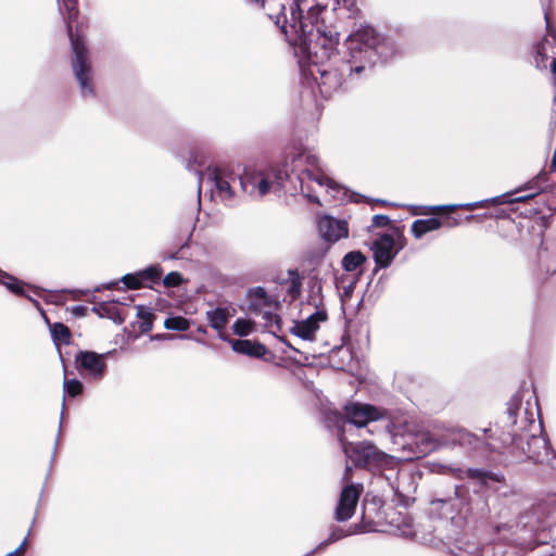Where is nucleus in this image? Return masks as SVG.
Segmentation results:
<instances>
[{"label":"nucleus","instance_id":"de8ad7c7","mask_svg":"<svg viewBox=\"0 0 556 556\" xmlns=\"http://www.w3.org/2000/svg\"><path fill=\"white\" fill-rule=\"evenodd\" d=\"M538 53L542 56V59H546V53L544 52V46L539 47Z\"/></svg>","mask_w":556,"mask_h":556},{"label":"nucleus","instance_id":"9b49d317","mask_svg":"<svg viewBox=\"0 0 556 556\" xmlns=\"http://www.w3.org/2000/svg\"><path fill=\"white\" fill-rule=\"evenodd\" d=\"M319 11L318 8L311 7L307 12V17L304 18L300 3L294 1L290 7V18H287V16L282 14L285 24L281 26V29L286 35H294V41L299 39L303 43H306V38L313 30V23Z\"/></svg>","mask_w":556,"mask_h":556},{"label":"nucleus","instance_id":"72a5a7b5","mask_svg":"<svg viewBox=\"0 0 556 556\" xmlns=\"http://www.w3.org/2000/svg\"><path fill=\"white\" fill-rule=\"evenodd\" d=\"M496 199H492V200H482V201H478V202H472V203H467V204H462V205H448V206H437L434 207V211H441V210H454L456 207H464V208H467V210H473V208H478V207H485L489 203H496Z\"/></svg>","mask_w":556,"mask_h":556},{"label":"nucleus","instance_id":"ddd939ff","mask_svg":"<svg viewBox=\"0 0 556 556\" xmlns=\"http://www.w3.org/2000/svg\"><path fill=\"white\" fill-rule=\"evenodd\" d=\"M442 471L451 473L454 478L464 480L470 479L476 480L480 486L491 489L494 484H503L506 481L505 476L500 471H492L485 468H472L468 467L464 469L459 465H442Z\"/></svg>","mask_w":556,"mask_h":556},{"label":"nucleus","instance_id":"1a4fd4ad","mask_svg":"<svg viewBox=\"0 0 556 556\" xmlns=\"http://www.w3.org/2000/svg\"><path fill=\"white\" fill-rule=\"evenodd\" d=\"M282 176L275 168H247L240 177L242 190L254 197L262 198L281 186Z\"/></svg>","mask_w":556,"mask_h":556},{"label":"nucleus","instance_id":"dca6fc26","mask_svg":"<svg viewBox=\"0 0 556 556\" xmlns=\"http://www.w3.org/2000/svg\"><path fill=\"white\" fill-rule=\"evenodd\" d=\"M362 492L363 485L358 483H351L342 489L334 509V519L338 522L348 521L353 517Z\"/></svg>","mask_w":556,"mask_h":556},{"label":"nucleus","instance_id":"864d4df0","mask_svg":"<svg viewBox=\"0 0 556 556\" xmlns=\"http://www.w3.org/2000/svg\"><path fill=\"white\" fill-rule=\"evenodd\" d=\"M314 555H315V551H308L307 553H305L302 556H314Z\"/></svg>","mask_w":556,"mask_h":556},{"label":"nucleus","instance_id":"37998d69","mask_svg":"<svg viewBox=\"0 0 556 556\" xmlns=\"http://www.w3.org/2000/svg\"><path fill=\"white\" fill-rule=\"evenodd\" d=\"M232 348H263V346L261 344L251 346L249 340H244V341L238 340L233 343Z\"/></svg>","mask_w":556,"mask_h":556},{"label":"nucleus","instance_id":"3c124183","mask_svg":"<svg viewBox=\"0 0 556 556\" xmlns=\"http://www.w3.org/2000/svg\"><path fill=\"white\" fill-rule=\"evenodd\" d=\"M85 309H86V308H85L84 306H76V307H74V309H73V311H74L75 313H80V312H83V311H85Z\"/></svg>","mask_w":556,"mask_h":556},{"label":"nucleus","instance_id":"7c9ffc66","mask_svg":"<svg viewBox=\"0 0 556 556\" xmlns=\"http://www.w3.org/2000/svg\"><path fill=\"white\" fill-rule=\"evenodd\" d=\"M164 327L168 330L187 331L190 328V321L181 316H169L164 320Z\"/></svg>","mask_w":556,"mask_h":556},{"label":"nucleus","instance_id":"2f4dec72","mask_svg":"<svg viewBox=\"0 0 556 556\" xmlns=\"http://www.w3.org/2000/svg\"><path fill=\"white\" fill-rule=\"evenodd\" d=\"M84 386L80 380L73 378V379H64L63 383V393L64 396L68 397H76L83 392Z\"/></svg>","mask_w":556,"mask_h":556},{"label":"nucleus","instance_id":"9d476101","mask_svg":"<svg viewBox=\"0 0 556 556\" xmlns=\"http://www.w3.org/2000/svg\"><path fill=\"white\" fill-rule=\"evenodd\" d=\"M401 441L395 440L394 443L401 446L404 460L420 459L442 448L441 435L434 437L429 431L403 434Z\"/></svg>","mask_w":556,"mask_h":556},{"label":"nucleus","instance_id":"79ce46f5","mask_svg":"<svg viewBox=\"0 0 556 556\" xmlns=\"http://www.w3.org/2000/svg\"><path fill=\"white\" fill-rule=\"evenodd\" d=\"M374 223L377 226H384L389 223V218L386 215H376L374 216Z\"/></svg>","mask_w":556,"mask_h":556},{"label":"nucleus","instance_id":"39448f33","mask_svg":"<svg viewBox=\"0 0 556 556\" xmlns=\"http://www.w3.org/2000/svg\"><path fill=\"white\" fill-rule=\"evenodd\" d=\"M351 452L356 467L370 471L377 480L384 481L390 488L396 481L400 470V458L390 455L370 441L351 443Z\"/></svg>","mask_w":556,"mask_h":556},{"label":"nucleus","instance_id":"2eb2a0df","mask_svg":"<svg viewBox=\"0 0 556 556\" xmlns=\"http://www.w3.org/2000/svg\"><path fill=\"white\" fill-rule=\"evenodd\" d=\"M117 350H106L104 353H96L92 350H79L75 355V367L79 371H86L96 379H102L106 372V361L114 357Z\"/></svg>","mask_w":556,"mask_h":556},{"label":"nucleus","instance_id":"5701e85b","mask_svg":"<svg viewBox=\"0 0 556 556\" xmlns=\"http://www.w3.org/2000/svg\"><path fill=\"white\" fill-rule=\"evenodd\" d=\"M349 47L352 50H363L364 48L371 49L378 42V37L374 28L364 27L352 34L349 39Z\"/></svg>","mask_w":556,"mask_h":556},{"label":"nucleus","instance_id":"f8f14e48","mask_svg":"<svg viewBox=\"0 0 556 556\" xmlns=\"http://www.w3.org/2000/svg\"><path fill=\"white\" fill-rule=\"evenodd\" d=\"M346 425L355 428H364L369 422L380 420L387 415V410L369 403L349 401L342 406Z\"/></svg>","mask_w":556,"mask_h":556},{"label":"nucleus","instance_id":"4468645a","mask_svg":"<svg viewBox=\"0 0 556 556\" xmlns=\"http://www.w3.org/2000/svg\"><path fill=\"white\" fill-rule=\"evenodd\" d=\"M383 506L382 497L372 491H368L363 498L361 521L353 523L352 532L367 533L372 531V527L386 518Z\"/></svg>","mask_w":556,"mask_h":556},{"label":"nucleus","instance_id":"a18cd8bd","mask_svg":"<svg viewBox=\"0 0 556 556\" xmlns=\"http://www.w3.org/2000/svg\"><path fill=\"white\" fill-rule=\"evenodd\" d=\"M26 544H27V536L24 538V540L22 541V543L14 549L17 554H20L21 552H23L26 547Z\"/></svg>","mask_w":556,"mask_h":556},{"label":"nucleus","instance_id":"473e14b6","mask_svg":"<svg viewBox=\"0 0 556 556\" xmlns=\"http://www.w3.org/2000/svg\"><path fill=\"white\" fill-rule=\"evenodd\" d=\"M353 531V525H351L348 529V531L343 530L341 527L334 526L331 528L330 533L328 535V541L333 544L338 542L341 539H344L346 536L353 535V534H361L362 532H352Z\"/></svg>","mask_w":556,"mask_h":556},{"label":"nucleus","instance_id":"0eeeda50","mask_svg":"<svg viewBox=\"0 0 556 556\" xmlns=\"http://www.w3.org/2000/svg\"><path fill=\"white\" fill-rule=\"evenodd\" d=\"M250 358L271 363L290 370L314 365L316 355H308L303 350H232Z\"/></svg>","mask_w":556,"mask_h":556},{"label":"nucleus","instance_id":"0e129e2a","mask_svg":"<svg viewBox=\"0 0 556 556\" xmlns=\"http://www.w3.org/2000/svg\"><path fill=\"white\" fill-rule=\"evenodd\" d=\"M42 494H43V489L40 491L39 502L41 501Z\"/></svg>","mask_w":556,"mask_h":556},{"label":"nucleus","instance_id":"393cba45","mask_svg":"<svg viewBox=\"0 0 556 556\" xmlns=\"http://www.w3.org/2000/svg\"><path fill=\"white\" fill-rule=\"evenodd\" d=\"M324 313H316L301 323H296L293 327V332L298 337L309 340L313 338L315 331L318 329L319 323L325 320Z\"/></svg>","mask_w":556,"mask_h":556},{"label":"nucleus","instance_id":"6ab92c4d","mask_svg":"<svg viewBox=\"0 0 556 556\" xmlns=\"http://www.w3.org/2000/svg\"><path fill=\"white\" fill-rule=\"evenodd\" d=\"M371 249L375 262L380 267L389 266L399 252V249L395 248L394 239L390 235H383L378 238Z\"/></svg>","mask_w":556,"mask_h":556},{"label":"nucleus","instance_id":"f03ea898","mask_svg":"<svg viewBox=\"0 0 556 556\" xmlns=\"http://www.w3.org/2000/svg\"><path fill=\"white\" fill-rule=\"evenodd\" d=\"M429 514L439 518H447L450 515L465 514L475 519H485L490 515L486 497L479 491L470 492L464 484L454 485L452 494L447 496L432 495Z\"/></svg>","mask_w":556,"mask_h":556},{"label":"nucleus","instance_id":"a19ab883","mask_svg":"<svg viewBox=\"0 0 556 556\" xmlns=\"http://www.w3.org/2000/svg\"><path fill=\"white\" fill-rule=\"evenodd\" d=\"M64 410H65V400H63V404H62V412H61V419L63 418L64 416ZM61 427H62V420L60 421V429H59V432L61 431ZM59 437H60V433L58 434L56 439H55V443H54V448H53V454L51 456V459H50V467H52V464H53V460H54V457H55V453H56V447H58V444H59ZM51 470V468H49V471Z\"/></svg>","mask_w":556,"mask_h":556},{"label":"nucleus","instance_id":"680f3d73","mask_svg":"<svg viewBox=\"0 0 556 556\" xmlns=\"http://www.w3.org/2000/svg\"><path fill=\"white\" fill-rule=\"evenodd\" d=\"M275 2H277V0H267L268 4H271V3H275Z\"/></svg>","mask_w":556,"mask_h":556},{"label":"nucleus","instance_id":"603ef678","mask_svg":"<svg viewBox=\"0 0 556 556\" xmlns=\"http://www.w3.org/2000/svg\"><path fill=\"white\" fill-rule=\"evenodd\" d=\"M363 66H356L355 68H353V72L359 74L363 71Z\"/></svg>","mask_w":556,"mask_h":556},{"label":"nucleus","instance_id":"e2e57ef3","mask_svg":"<svg viewBox=\"0 0 556 556\" xmlns=\"http://www.w3.org/2000/svg\"><path fill=\"white\" fill-rule=\"evenodd\" d=\"M343 444H348V446H345V450H350L351 451V446H350V443H343Z\"/></svg>","mask_w":556,"mask_h":556},{"label":"nucleus","instance_id":"49530a36","mask_svg":"<svg viewBox=\"0 0 556 556\" xmlns=\"http://www.w3.org/2000/svg\"><path fill=\"white\" fill-rule=\"evenodd\" d=\"M56 352H58V354H59V357H60V361H61V363H62L63 367L65 368L64 355H63V353H62V350H61V349H58V350H56Z\"/></svg>","mask_w":556,"mask_h":556},{"label":"nucleus","instance_id":"aec40b11","mask_svg":"<svg viewBox=\"0 0 556 556\" xmlns=\"http://www.w3.org/2000/svg\"><path fill=\"white\" fill-rule=\"evenodd\" d=\"M318 230L323 238L328 241H338L348 237L349 228L344 220L336 219L330 216H324L318 220Z\"/></svg>","mask_w":556,"mask_h":556},{"label":"nucleus","instance_id":"4be33fe9","mask_svg":"<svg viewBox=\"0 0 556 556\" xmlns=\"http://www.w3.org/2000/svg\"><path fill=\"white\" fill-rule=\"evenodd\" d=\"M533 515L536 516L539 521L544 528H552L556 526V497H551L539 502L533 507Z\"/></svg>","mask_w":556,"mask_h":556},{"label":"nucleus","instance_id":"a878e982","mask_svg":"<svg viewBox=\"0 0 556 556\" xmlns=\"http://www.w3.org/2000/svg\"><path fill=\"white\" fill-rule=\"evenodd\" d=\"M442 223L438 218L417 219L412 225V232L416 238H420L429 231L439 229Z\"/></svg>","mask_w":556,"mask_h":556},{"label":"nucleus","instance_id":"4c0bfd02","mask_svg":"<svg viewBox=\"0 0 556 556\" xmlns=\"http://www.w3.org/2000/svg\"><path fill=\"white\" fill-rule=\"evenodd\" d=\"M142 277L141 274H128L123 277V282L130 289H139L142 287Z\"/></svg>","mask_w":556,"mask_h":556},{"label":"nucleus","instance_id":"c9c22d12","mask_svg":"<svg viewBox=\"0 0 556 556\" xmlns=\"http://www.w3.org/2000/svg\"><path fill=\"white\" fill-rule=\"evenodd\" d=\"M391 490L394 492L393 502L396 506L408 508L414 503L415 498L401 493L395 486V482H393V488H391Z\"/></svg>","mask_w":556,"mask_h":556},{"label":"nucleus","instance_id":"052dcab7","mask_svg":"<svg viewBox=\"0 0 556 556\" xmlns=\"http://www.w3.org/2000/svg\"><path fill=\"white\" fill-rule=\"evenodd\" d=\"M509 493H513V491H509ZM501 495H503V496H507V495H508V492H507V491H505V492L501 493Z\"/></svg>","mask_w":556,"mask_h":556},{"label":"nucleus","instance_id":"c03bdc74","mask_svg":"<svg viewBox=\"0 0 556 556\" xmlns=\"http://www.w3.org/2000/svg\"><path fill=\"white\" fill-rule=\"evenodd\" d=\"M331 543L328 541V538L324 541H321L316 547H314L312 551H315V555L321 551H324L327 546H329Z\"/></svg>","mask_w":556,"mask_h":556},{"label":"nucleus","instance_id":"c85d7f7f","mask_svg":"<svg viewBox=\"0 0 556 556\" xmlns=\"http://www.w3.org/2000/svg\"><path fill=\"white\" fill-rule=\"evenodd\" d=\"M366 257L359 251L349 252L342 260V266L346 271H353L362 264H364Z\"/></svg>","mask_w":556,"mask_h":556},{"label":"nucleus","instance_id":"423d86ee","mask_svg":"<svg viewBox=\"0 0 556 556\" xmlns=\"http://www.w3.org/2000/svg\"><path fill=\"white\" fill-rule=\"evenodd\" d=\"M76 7L77 0H62V3L60 4V10L61 12L65 10L67 13V33L70 35L72 49L74 52L73 67L75 76L80 84L83 92L90 93L92 91L91 86L89 85L90 65L87 61L86 48L84 42L78 37H74L72 33L71 22L75 20L77 16Z\"/></svg>","mask_w":556,"mask_h":556},{"label":"nucleus","instance_id":"412c9836","mask_svg":"<svg viewBox=\"0 0 556 556\" xmlns=\"http://www.w3.org/2000/svg\"><path fill=\"white\" fill-rule=\"evenodd\" d=\"M321 421L329 431H334L338 440L344 443L345 440V417L344 412L337 408H327L321 412Z\"/></svg>","mask_w":556,"mask_h":556},{"label":"nucleus","instance_id":"bb28decb","mask_svg":"<svg viewBox=\"0 0 556 556\" xmlns=\"http://www.w3.org/2000/svg\"><path fill=\"white\" fill-rule=\"evenodd\" d=\"M50 330L55 345L71 344V331L65 325L55 323L51 326Z\"/></svg>","mask_w":556,"mask_h":556},{"label":"nucleus","instance_id":"4d7b16f0","mask_svg":"<svg viewBox=\"0 0 556 556\" xmlns=\"http://www.w3.org/2000/svg\"><path fill=\"white\" fill-rule=\"evenodd\" d=\"M7 556H18V554L15 551H12L8 553Z\"/></svg>","mask_w":556,"mask_h":556},{"label":"nucleus","instance_id":"bf43d9fd","mask_svg":"<svg viewBox=\"0 0 556 556\" xmlns=\"http://www.w3.org/2000/svg\"><path fill=\"white\" fill-rule=\"evenodd\" d=\"M542 556H554V554L552 552H547V553L542 554Z\"/></svg>","mask_w":556,"mask_h":556},{"label":"nucleus","instance_id":"6e6552de","mask_svg":"<svg viewBox=\"0 0 556 556\" xmlns=\"http://www.w3.org/2000/svg\"><path fill=\"white\" fill-rule=\"evenodd\" d=\"M442 448L454 450L458 447L467 457L482 456L491 451V444L478 434L466 428L455 427L441 434Z\"/></svg>","mask_w":556,"mask_h":556},{"label":"nucleus","instance_id":"20e7f679","mask_svg":"<svg viewBox=\"0 0 556 556\" xmlns=\"http://www.w3.org/2000/svg\"><path fill=\"white\" fill-rule=\"evenodd\" d=\"M351 452L356 467L370 471L377 480L384 481L390 488L396 481L400 470V458L390 455L370 441L351 443Z\"/></svg>","mask_w":556,"mask_h":556},{"label":"nucleus","instance_id":"b1692460","mask_svg":"<svg viewBox=\"0 0 556 556\" xmlns=\"http://www.w3.org/2000/svg\"><path fill=\"white\" fill-rule=\"evenodd\" d=\"M236 314V308L231 305L217 306L206 312V318L210 326L218 331L223 330L231 317Z\"/></svg>","mask_w":556,"mask_h":556},{"label":"nucleus","instance_id":"cd10ccee","mask_svg":"<svg viewBox=\"0 0 556 556\" xmlns=\"http://www.w3.org/2000/svg\"><path fill=\"white\" fill-rule=\"evenodd\" d=\"M136 316L139 319V329L141 332H148L152 329L153 313L143 305L136 306Z\"/></svg>","mask_w":556,"mask_h":556},{"label":"nucleus","instance_id":"a211bd4d","mask_svg":"<svg viewBox=\"0 0 556 556\" xmlns=\"http://www.w3.org/2000/svg\"><path fill=\"white\" fill-rule=\"evenodd\" d=\"M526 391H528L527 383L522 382L519 389L511 395L509 401L506 403V410L498 420V424L504 429L507 428L506 431H516L514 427L517 425L518 414L520 412V407Z\"/></svg>","mask_w":556,"mask_h":556},{"label":"nucleus","instance_id":"58836bf2","mask_svg":"<svg viewBox=\"0 0 556 556\" xmlns=\"http://www.w3.org/2000/svg\"><path fill=\"white\" fill-rule=\"evenodd\" d=\"M143 280L155 281L162 275V269L159 266H151L142 271H140Z\"/></svg>","mask_w":556,"mask_h":556},{"label":"nucleus","instance_id":"8fccbe9b","mask_svg":"<svg viewBox=\"0 0 556 556\" xmlns=\"http://www.w3.org/2000/svg\"><path fill=\"white\" fill-rule=\"evenodd\" d=\"M552 72L554 75H556V58L553 60V63H552Z\"/></svg>","mask_w":556,"mask_h":556},{"label":"nucleus","instance_id":"69168bd1","mask_svg":"<svg viewBox=\"0 0 556 556\" xmlns=\"http://www.w3.org/2000/svg\"><path fill=\"white\" fill-rule=\"evenodd\" d=\"M4 556H7V555H4Z\"/></svg>","mask_w":556,"mask_h":556},{"label":"nucleus","instance_id":"7ed1b4c3","mask_svg":"<svg viewBox=\"0 0 556 556\" xmlns=\"http://www.w3.org/2000/svg\"><path fill=\"white\" fill-rule=\"evenodd\" d=\"M292 172L298 174L302 193L313 202H318L316 188L325 187L334 199L344 201L346 189L324 175L319 167L318 157L309 151L302 150L291 155Z\"/></svg>","mask_w":556,"mask_h":556},{"label":"nucleus","instance_id":"c756f323","mask_svg":"<svg viewBox=\"0 0 556 556\" xmlns=\"http://www.w3.org/2000/svg\"><path fill=\"white\" fill-rule=\"evenodd\" d=\"M232 332L239 337H247L255 329V323L249 318H238L232 327Z\"/></svg>","mask_w":556,"mask_h":556},{"label":"nucleus","instance_id":"f704fd0d","mask_svg":"<svg viewBox=\"0 0 556 556\" xmlns=\"http://www.w3.org/2000/svg\"><path fill=\"white\" fill-rule=\"evenodd\" d=\"M215 187H216L218 194L223 199H231L232 198L233 192L231 190L229 181H227L226 179L216 177Z\"/></svg>","mask_w":556,"mask_h":556},{"label":"nucleus","instance_id":"f3484780","mask_svg":"<svg viewBox=\"0 0 556 556\" xmlns=\"http://www.w3.org/2000/svg\"><path fill=\"white\" fill-rule=\"evenodd\" d=\"M328 362L332 368L352 375H355L359 368L355 350H328Z\"/></svg>","mask_w":556,"mask_h":556},{"label":"nucleus","instance_id":"13d9d810","mask_svg":"<svg viewBox=\"0 0 556 556\" xmlns=\"http://www.w3.org/2000/svg\"><path fill=\"white\" fill-rule=\"evenodd\" d=\"M276 23L279 24L281 22V16L280 14H277L276 16Z\"/></svg>","mask_w":556,"mask_h":556},{"label":"nucleus","instance_id":"6e6d98bb","mask_svg":"<svg viewBox=\"0 0 556 556\" xmlns=\"http://www.w3.org/2000/svg\"><path fill=\"white\" fill-rule=\"evenodd\" d=\"M482 432H483V434H488L491 432V428H483Z\"/></svg>","mask_w":556,"mask_h":556},{"label":"nucleus","instance_id":"09e8293b","mask_svg":"<svg viewBox=\"0 0 556 556\" xmlns=\"http://www.w3.org/2000/svg\"><path fill=\"white\" fill-rule=\"evenodd\" d=\"M256 294H257V296L263 298V296H265V290L262 288H258L256 290Z\"/></svg>","mask_w":556,"mask_h":556},{"label":"nucleus","instance_id":"5fc2aeb1","mask_svg":"<svg viewBox=\"0 0 556 556\" xmlns=\"http://www.w3.org/2000/svg\"><path fill=\"white\" fill-rule=\"evenodd\" d=\"M338 40L333 41L330 39V45H331V51L334 50V46L337 45Z\"/></svg>","mask_w":556,"mask_h":556},{"label":"nucleus","instance_id":"ea45409f","mask_svg":"<svg viewBox=\"0 0 556 556\" xmlns=\"http://www.w3.org/2000/svg\"><path fill=\"white\" fill-rule=\"evenodd\" d=\"M163 282L166 287H177L182 282V277L178 271H172L164 277Z\"/></svg>","mask_w":556,"mask_h":556},{"label":"nucleus","instance_id":"e433bc0d","mask_svg":"<svg viewBox=\"0 0 556 556\" xmlns=\"http://www.w3.org/2000/svg\"><path fill=\"white\" fill-rule=\"evenodd\" d=\"M0 282L5 285L8 287V289H10L11 291H13L15 293L22 292V287L20 286V282L15 278H13L2 271H0Z\"/></svg>","mask_w":556,"mask_h":556},{"label":"nucleus","instance_id":"f257e3e1","mask_svg":"<svg viewBox=\"0 0 556 556\" xmlns=\"http://www.w3.org/2000/svg\"><path fill=\"white\" fill-rule=\"evenodd\" d=\"M501 441L517 463L531 460L556 469V452L547 434L543 433L542 424L540 434H530L523 429L521 432L502 431Z\"/></svg>","mask_w":556,"mask_h":556}]
</instances>
